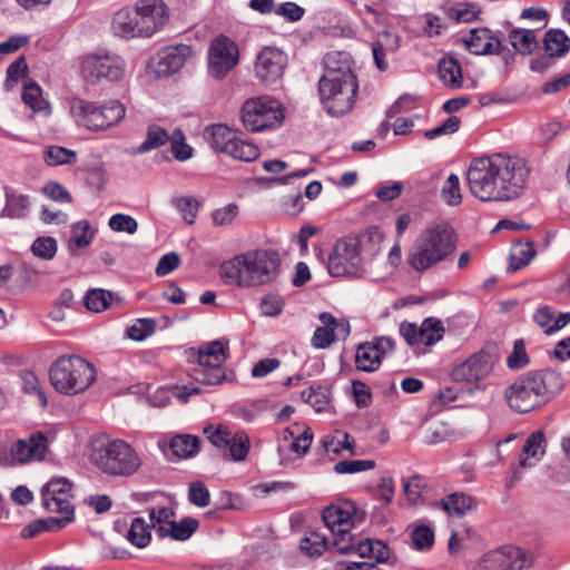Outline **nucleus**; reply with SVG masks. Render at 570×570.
<instances>
[{
	"label": "nucleus",
	"instance_id": "1",
	"mask_svg": "<svg viewBox=\"0 0 570 570\" xmlns=\"http://www.w3.org/2000/svg\"><path fill=\"white\" fill-rule=\"evenodd\" d=\"M529 168L525 161L505 153L474 158L466 179L471 194L481 202H511L527 186Z\"/></svg>",
	"mask_w": 570,
	"mask_h": 570
},
{
	"label": "nucleus",
	"instance_id": "2",
	"mask_svg": "<svg viewBox=\"0 0 570 570\" xmlns=\"http://www.w3.org/2000/svg\"><path fill=\"white\" fill-rule=\"evenodd\" d=\"M324 65V75L318 80L321 104L330 116H345L353 109L358 90L351 57L346 52H331Z\"/></svg>",
	"mask_w": 570,
	"mask_h": 570
},
{
	"label": "nucleus",
	"instance_id": "3",
	"mask_svg": "<svg viewBox=\"0 0 570 570\" xmlns=\"http://www.w3.org/2000/svg\"><path fill=\"white\" fill-rule=\"evenodd\" d=\"M383 239L377 228H368L357 236L340 238L328 256L327 271L333 277H363L370 262L379 254Z\"/></svg>",
	"mask_w": 570,
	"mask_h": 570
},
{
	"label": "nucleus",
	"instance_id": "4",
	"mask_svg": "<svg viewBox=\"0 0 570 570\" xmlns=\"http://www.w3.org/2000/svg\"><path fill=\"white\" fill-rule=\"evenodd\" d=\"M562 387V379L554 371L529 372L505 389L504 397L512 410L528 413L547 404Z\"/></svg>",
	"mask_w": 570,
	"mask_h": 570
},
{
	"label": "nucleus",
	"instance_id": "5",
	"mask_svg": "<svg viewBox=\"0 0 570 570\" xmlns=\"http://www.w3.org/2000/svg\"><path fill=\"white\" fill-rule=\"evenodd\" d=\"M281 258L273 250H252L225 262L222 277L228 284L258 286L273 282L279 272Z\"/></svg>",
	"mask_w": 570,
	"mask_h": 570
},
{
	"label": "nucleus",
	"instance_id": "6",
	"mask_svg": "<svg viewBox=\"0 0 570 570\" xmlns=\"http://www.w3.org/2000/svg\"><path fill=\"white\" fill-rule=\"evenodd\" d=\"M456 248L453 228L441 223L425 228L412 244L407 263L416 272H424L448 259Z\"/></svg>",
	"mask_w": 570,
	"mask_h": 570
},
{
	"label": "nucleus",
	"instance_id": "7",
	"mask_svg": "<svg viewBox=\"0 0 570 570\" xmlns=\"http://www.w3.org/2000/svg\"><path fill=\"white\" fill-rule=\"evenodd\" d=\"M49 377L59 393L75 395L92 385L97 371L94 364L78 355H62L50 366Z\"/></svg>",
	"mask_w": 570,
	"mask_h": 570
},
{
	"label": "nucleus",
	"instance_id": "8",
	"mask_svg": "<svg viewBox=\"0 0 570 570\" xmlns=\"http://www.w3.org/2000/svg\"><path fill=\"white\" fill-rule=\"evenodd\" d=\"M90 458L101 472L111 476H131L142 464L137 451L118 439L95 446Z\"/></svg>",
	"mask_w": 570,
	"mask_h": 570
},
{
	"label": "nucleus",
	"instance_id": "9",
	"mask_svg": "<svg viewBox=\"0 0 570 570\" xmlns=\"http://www.w3.org/2000/svg\"><path fill=\"white\" fill-rule=\"evenodd\" d=\"M70 112L78 125L97 131L117 125L125 117L126 109L118 100L98 106L96 102L73 98Z\"/></svg>",
	"mask_w": 570,
	"mask_h": 570
},
{
	"label": "nucleus",
	"instance_id": "10",
	"mask_svg": "<svg viewBox=\"0 0 570 570\" xmlns=\"http://www.w3.org/2000/svg\"><path fill=\"white\" fill-rule=\"evenodd\" d=\"M228 342L215 340L199 346L197 366L191 370V379L204 385H217L227 380L223 364L228 360Z\"/></svg>",
	"mask_w": 570,
	"mask_h": 570
},
{
	"label": "nucleus",
	"instance_id": "11",
	"mask_svg": "<svg viewBox=\"0 0 570 570\" xmlns=\"http://www.w3.org/2000/svg\"><path fill=\"white\" fill-rule=\"evenodd\" d=\"M283 119L281 104L268 96L248 99L242 108L243 125L253 132L278 126Z\"/></svg>",
	"mask_w": 570,
	"mask_h": 570
},
{
	"label": "nucleus",
	"instance_id": "12",
	"mask_svg": "<svg viewBox=\"0 0 570 570\" xmlns=\"http://www.w3.org/2000/svg\"><path fill=\"white\" fill-rule=\"evenodd\" d=\"M48 436L38 431L28 439H20L11 446L0 448V465L12 466L24 464L31 461H40L48 451Z\"/></svg>",
	"mask_w": 570,
	"mask_h": 570
},
{
	"label": "nucleus",
	"instance_id": "13",
	"mask_svg": "<svg viewBox=\"0 0 570 570\" xmlns=\"http://www.w3.org/2000/svg\"><path fill=\"white\" fill-rule=\"evenodd\" d=\"M204 432L214 446L225 450L226 459L242 462L247 458L250 450V440L245 431L233 430L219 424L216 428L208 426Z\"/></svg>",
	"mask_w": 570,
	"mask_h": 570
},
{
	"label": "nucleus",
	"instance_id": "14",
	"mask_svg": "<svg viewBox=\"0 0 570 570\" xmlns=\"http://www.w3.org/2000/svg\"><path fill=\"white\" fill-rule=\"evenodd\" d=\"M238 61V47L230 38L220 35L212 40L207 52V70L212 78L223 80Z\"/></svg>",
	"mask_w": 570,
	"mask_h": 570
},
{
	"label": "nucleus",
	"instance_id": "15",
	"mask_svg": "<svg viewBox=\"0 0 570 570\" xmlns=\"http://www.w3.org/2000/svg\"><path fill=\"white\" fill-rule=\"evenodd\" d=\"M83 78L91 83L105 78L116 81L125 73V61L117 55H89L82 62Z\"/></svg>",
	"mask_w": 570,
	"mask_h": 570
},
{
	"label": "nucleus",
	"instance_id": "16",
	"mask_svg": "<svg viewBox=\"0 0 570 570\" xmlns=\"http://www.w3.org/2000/svg\"><path fill=\"white\" fill-rule=\"evenodd\" d=\"M137 19L141 38H150L169 21V8L164 0H137Z\"/></svg>",
	"mask_w": 570,
	"mask_h": 570
},
{
	"label": "nucleus",
	"instance_id": "17",
	"mask_svg": "<svg viewBox=\"0 0 570 570\" xmlns=\"http://www.w3.org/2000/svg\"><path fill=\"white\" fill-rule=\"evenodd\" d=\"M72 484L63 476L50 479L41 490L42 505L52 513L75 514V507L71 503Z\"/></svg>",
	"mask_w": 570,
	"mask_h": 570
},
{
	"label": "nucleus",
	"instance_id": "18",
	"mask_svg": "<svg viewBox=\"0 0 570 570\" xmlns=\"http://www.w3.org/2000/svg\"><path fill=\"white\" fill-rule=\"evenodd\" d=\"M531 557L520 548L508 546L487 553L479 570H523L531 566Z\"/></svg>",
	"mask_w": 570,
	"mask_h": 570
},
{
	"label": "nucleus",
	"instance_id": "19",
	"mask_svg": "<svg viewBox=\"0 0 570 570\" xmlns=\"http://www.w3.org/2000/svg\"><path fill=\"white\" fill-rule=\"evenodd\" d=\"M286 65L285 52L275 47H265L256 57L254 71L262 82L272 85L283 76Z\"/></svg>",
	"mask_w": 570,
	"mask_h": 570
},
{
	"label": "nucleus",
	"instance_id": "20",
	"mask_svg": "<svg viewBox=\"0 0 570 570\" xmlns=\"http://www.w3.org/2000/svg\"><path fill=\"white\" fill-rule=\"evenodd\" d=\"M492 355L489 352L481 350L461 364L456 365L451 372V377L455 382H479L488 377L492 372Z\"/></svg>",
	"mask_w": 570,
	"mask_h": 570
},
{
	"label": "nucleus",
	"instance_id": "21",
	"mask_svg": "<svg viewBox=\"0 0 570 570\" xmlns=\"http://www.w3.org/2000/svg\"><path fill=\"white\" fill-rule=\"evenodd\" d=\"M463 42L473 55H499L502 48L501 41L488 28L472 29Z\"/></svg>",
	"mask_w": 570,
	"mask_h": 570
},
{
	"label": "nucleus",
	"instance_id": "22",
	"mask_svg": "<svg viewBox=\"0 0 570 570\" xmlns=\"http://www.w3.org/2000/svg\"><path fill=\"white\" fill-rule=\"evenodd\" d=\"M191 48L187 45L171 46L158 53L156 72L160 76H169L183 68L191 57Z\"/></svg>",
	"mask_w": 570,
	"mask_h": 570
},
{
	"label": "nucleus",
	"instance_id": "23",
	"mask_svg": "<svg viewBox=\"0 0 570 570\" xmlns=\"http://www.w3.org/2000/svg\"><path fill=\"white\" fill-rule=\"evenodd\" d=\"M136 3L116 11L111 20L112 33L122 39L141 38L138 23Z\"/></svg>",
	"mask_w": 570,
	"mask_h": 570
},
{
	"label": "nucleus",
	"instance_id": "24",
	"mask_svg": "<svg viewBox=\"0 0 570 570\" xmlns=\"http://www.w3.org/2000/svg\"><path fill=\"white\" fill-rule=\"evenodd\" d=\"M546 452V438L543 432L531 433L523 445L519 458L520 468H531L541 460Z\"/></svg>",
	"mask_w": 570,
	"mask_h": 570
},
{
	"label": "nucleus",
	"instance_id": "25",
	"mask_svg": "<svg viewBox=\"0 0 570 570\" xmlns=\"http://www.w3.org/2000/svg\"><path fill=\"white\" fill-rule=\"evenodd\" d=\"M355 508L351 503L344 505L327 507L322 514V519L330 531L351 527V521Z\"/></svg>",
	"mask_w": 570,
	"mask_h": 570
},
{
	"label": "nucleus",
	"instance_id": "26",
	"mask_svg": "<svg viewBox=\"0 0 570 570\" xmlns=\"http://www.w3.org/2000/svg\"><path fill=\"white\" fill-rule=\"evenodd\" d=\"M205 139L217 151L225 153L229 150V145L235 140V134L225 125L216 124L205 130Z\"/></svg>",
	"mask_w": 570,
	"mask_h": 570
},
{
	"label": "nucleus",
	"instance_id": "27",
	"mask_svg": "<svg viewBox=\"0 0 570 570\" xmlns=\"http://www.w3.org/2000/svg\"><path fill=\"white\" fill-rule=\"evenodd\" d=\"M199 522L194 518H183L178 522H173L171 525L158 529V537H170L175 540L184 541L189 539L193 533L198 529Z\"/></svg>",
	"mask_w": 570,
	"mask_h": 570
},
{
	"label": "nucleus",
	"instance_id": "28",
	"mask_svg": "<svg viewBox=\"0 0 570 570\" xmlns=\"http://www.w3.org/2000/svg\"><path fill=\"white\" fill-rule=\"evenodd\" d=\"M511 46L522 55H531L538 48L534 30L513 28L509 32Z\"/></svg>",
	"mask_w": 570,
	"mask_h": 570
},
{
	"label": "nucleus",
	"instance_id": "29",
	"mask_svg": "<svg viewBox=\"0 0 570 570\" xmlns=\"http://www.w3.org/2000/svg\"><path fill=\"white\" fill-rule=\"evenodd\" d=\"M440 505L450 517H462L473 507V499L464 493L454 492L443 498Z\"/></svg>",
	"mask_w": 570,
	"mask_h": 570
},
{
	"label": "nucleus",
	"instance_id": "30",
	"mask_svg": "<svg viewBox=\"0 0 570 570\" xmlns=\"http://www.w3.org/2000/svg\"><path fill=\"white\" fill-rule=\"evenodd\" d=\"M444 334L442 323L433 317L425 318L420 328H417V336L415 345L431 346L439 342Z\"/></svg>",
	"mask_w": 570,
	"mask_h": 570
},
{
	"label": "nucleus",
	"instance_id": "31",
	"mask_svg": "<svg viewBox=\"0 0 570 570\" xmlns=\"http://www.w3.org/2000/svg\"><path fill=\"white\" fill-rule=\"evenodd\" d=\"M544 50L550 57H563L570 49V38L560 29H550L544 35Z\"/></svg>",
	"mask_w": 570,
	"mask_h": 570
},
{
	"label": "nucleus",
	"instance_id": "32",
	"mask_svg": "<svg viewBox=\"0 0 570 570\" xmlns=\"http://www.w3.org/2000/svg\"><path fill=\"white\" fill-rule=\"evenodd\" d=\"M356 553L362 558L384 562L389 559L390 549L381 540L364 539L357 542Z\"/></svg>",
	"mask_w": 570,
	"mask_h": 570
},
{
	"label": "nucleus",
	"instance_id": "33",
	"mask_svg": "<svg viewBox=\"0 0 570 570\" xmlns=\"http://www.w3.org/2000/svg\"><path fill=\"white\" fill-rule=\"evenodd\" d=\"M439 76L444 85L451 88L462 86V70L459 61L452 57L439 61Z\"/></svg>",
	"mask_w": 570,
	"mask_h": 570
},
{
	"label": "nucleus",
	"instance_id": "34",
	"mask_svg": "<svg viewBox=\"0 0 570 570\" xmlns=\"http://www.w3.org/2000/svg\"><path fill=\"white\" fill-rule=\"evenodd\" d=\"M382 363V358L375 352L368 342L357 346L355 355L356 368L363 372H375Z\"/></svg>",
	"mask_w": 570,
	"mask_h": 570
},
{
	"label": "nucleus",
	"instance_id": "35",
	"mask_svg": "<svg viewBox=\"0 0 570 570\" xmlns=\"http://www.w3.org/2000/svg\"><path fill=\"white\" fill-rule=\"evenodd\" d=\"M199 440L193 435H177L170 440L169 448L179 459L193 456L198 452Z\"/></svg>",
	"mask_w": 570,
	"mask_h": 570
},
{
	"label": "nucleus",
	"instance_id": "36",
	"mask_svg": "<svg viewBox=\"0 0 570 570\" xmlns=\"http://www.w3.org/2000/svg\"><path fill=\"white\" fill-rule=\"evenodd\" d=\"M22 100L35 112L46 111L49 115V104L42 97V90L38 83L29 82L24 85Z\"/></svg>",
	"mask_w": 570,
	"mask_h": 570
},
{
	"label": "nucleus",
	"instance_id": "37",
	"mask_svg": "<svg viewBox=\"0 0 570 570\" xmlns=\"http://www.w3.org/2000/svg\"><path fill=\"white\" fill-rule=\"evenodd\" d=\"M327 548L325 535L317 531L307 532L299 542L301 551L307 557H320Z\"/></svg>",
	"mask_w": 570,
	"mask_h": 570
},
{
	"label": "nucleus",
	"instance_id": "38",
	"mask_svg": "<svg viewBox=\"0 0 570 570\" xmlns=\"http://www.w3.org/2000/svg\"><path fill=\"white\" fill-rule=\"evenodd\" d=\"M535 250L532 242L517 243L510 254V268L515 272L527 266L534 257Z\"/></svg>",
	"mask_w": 570,
	"mask_h": 570
},
{
	"label": "nucleus",
	"instance_id": "39",
	"mask_svg": "<svg viewBox=\"0 0 570 570\" xmlns=\"http://www.w3.org/2000/svg\"><path fill=\"white\" fill-rule=\"evenodd\" d=\"M43 160L49 166L73 165L77 161V154L71 149L55 145L45 150Z\"/></svg>",
	"mask_w": 570,
	"mask_h": 570
},
{
	"label": "nucleus",
	"instance_id": "40",
	"mask_svg": "<svg viewBox=\"0 0 570 570\" xmlns=\"http://www.w3.org/2000/svg\"><path fill=\"white\" fill-rule=\"evenodd\" d=\"M127 539L137 548H145L149 544L151 533L149 525L142 518H135L132 520Z\"/></svg>",
	"mask_w": 570,
	"mask_h": 570
},
{
	"label": "nucleus",
	"instance_id": "41",
	"mask_svg": "<svg viewBox=\"0 0 570 570\" xmlns=\"http://www.w3.org/2000/svg\"><path fill=\"white\" fill-rule=\"evenodd\" d=\"M168 140H170V137L164 128H161L157 125L149 126L148 130H147L146 139L137 148V153L145 154L150 150L157 149V148L166 145V142Z\"/></svg>",
	"mask_w": 570,
	"mask_h": 570
},
{
	"label": "nucleus",
	"instance_id": "42",
	"mask_svg": "<svg viewBox=\"0 0 570 570\" xmlns=\"http://www.w3.org/2000/svg\"><path fill=\"white\" fill-rule=\"evenodd\" d=\"M318 320L326 327H331L334 341H345L351 333V325L345 318H336L331 313L323 312Z\"/></svg>",
	"mask_w": 570,
	"mask_h": 570
},
{
	"label": "nucleus",
	"instance_id": "43",
	"mask_svg": "<svg viewBox=\"0 0 570 570\" xmlns=\"http://www.w3.org/2000/svg\"><path fill=\"white\" fill-rule=\"evenodd\" d=\"M227 155L243 161H253L259 157V148L252 142L235 138L229 145Z\"/></svg>",
	"mask_w": 570,
	"mask_h": 570
},
{
	"label": "nucleus",
	"instance_id": "44",
	"mask_svg": "<svg viewBox=\"0 0 570 570\" xmlns=\"http://www.w3.org/2000/svg\"><path fill=\"white\" fill-rule=\"evenodd\" d=\"M351 527L340 528L332 530L333 534V546L335 549L343 554L356 552V546L360 540H357L350 532Z\"/></svg>",
	"mask_w": 570,
	"mask_h": 570
},
{
	"label": "nucleus",
	"instance_id": "45",
	"mask_svg": "<svg viewBox=\"0 0 570 570\" xmlns=\"http://www.w3.org/2000/svg\"><path fill=\"white\" fill-rule=\"evenodd\" d=\"M403 489L409 502L413 505H417L424 502V490L426 489L422 478L417 474L410 479H403Z\"/></svg>",
	"mask_w": 570,
	"mask_h": 570
},
{
	"label": "nucleus",
	"instance_id": "46",
	"mask_svg": "<svg viewBox=\"0 0 570 570\" xmlns=\"http://www.w3.org/2000/svg\"><path fill=\"white\" fill-rule=\"evenodd\" d=\"M302 399L317 412H322L328 405L330 391L323 386H311L308 390L302 392Z\"/></svg>",
	"mask_w": 570,
	"mask_h": 570
},
{
	"label": "nucleus",
	"instance_id": "47",
	"mask_svg": "<svg viewBox=\"0 0 570 570\" xmlns=\"http://www.w3.org/2000/svg\"><path fill=\"white\" fill-rule=\"evenodd\" d=\"M29 210L28 197L23 195H8L7 204L2 212V216L10 218H23Z\"/></svg>",
	"mask_w": 570,
	"mask_h": 570
},
{
	"label": "nucleus",
	"instance_id": "48",
	"mask_svg": "<svg viewBox=\"0 0 570 570\" xmlns=\"http://www.w3.org/2000/svg\"><path fill=\"white\" fill-rule=\"evenodd\" d=\"M95 237V229L88 220H80L71 225V240L79 247H87Z\"/></svg>",
	"mask_w": 570,
	"mask_h": 570
},
{
	"label": "nucleus",
	"instance_id": "49",
	"mask_svg": "<svg viewBox=\"0 0 570 570\" xmlns=\"http://www.w3.org/2000/svg\"><path fill=\"white\" fill-rule=\"evenodd\" d=\"M411 540L416 550H429L434 544V531L430 525H415L411 532Z\"/></svg>",
	"mask_w": 570,
	"mask_h": 570
},
{
	"label": "nucleus",
	"instance_id": "50",
	"mask_svg": "<svg viewBox=\"0 0 570 570\" xmlns=\"http://www.w3.org/2000/svg\"><path fill=\"white\" fill-rule=\"evenodd\" d=\"M111 293L101 288H92L85 296V305L91 312H102L109 306Z\"/></svg>",
	"mask_w": 570,
	"mask_h": 570
},
{
	"label": "nucleus",
	"instance_id": "51",
	"mask_svg": "<svg viewBox=\"0 0 570 570\" xmlns=\"http://www.w3.org/2000/svg\"><path fill=\"white\" fill-rule=\"evenodd\" d=\"M443 200L450 206H456L462 202L460 179L458 175L450 174L441 189Z\"/></svg>",
	"mask_w": 570,
	"mask_h": 570
},
{
	"label": "nucleus",
	"instance_id": "52",
	"mask_svg": "<svg viewBox=\"0 0 570 570\" xmlns=\"http://www.w3.org/2000/svg\"><path fill=\"white\" fill-rule=\"evenodd\" d=\"M322 445L327 453L338 454L343 449H352L353 442L350 441L347 433L336 431L333 435L324 436Z\"/></svg>",
	"mask_w": 570,
	"mask_h": 570
},
{
	"label": "nucleus",
	"instance_id": "53",
	"mask_svg": "<svg viewBox=\"0 0 570 570\" xmlns=\"http://www.w3.org/2000/svg\"><path fill=\"white\" fill-rule=\"evenodd\" d=\"M57 248V240L50 236L38 237L31 246L35 256L47 261L55 257Z\"/></svg>",
	"mask_w": 570,
	"mask_h": 570
},
{
	"label": "nucleus",
	"instance_id": "54",
	"mask_svg": "<svg viewBox=\"0 0 570 570\" xmlns=\"http://www.w3.org/2000/svg\"><path fill=\"white\" fill-rule=\"evenodd\" d=\"M530 362L523 340H517L513 350L507 357V366L510 370H520L525 367Z\"/></svg>",
	"mask_w": 570,
	"mask_h": 570
},
{
	"label": "nucleus",
	"instance_id": "55",
	"mask_svg": "<svg viewBox=\"0 0 570 570\" xmlns=\"http://www.w3.org/2000/svg\"><path fill=\"white\" fill-rule=\"evenodd\" d=\"M375 466V462L372 460H343L334 465V471L337 474H353L366 470H371Z\"/></svg>",
	"mask_w": 570,
	"mask_h": 570
},
{
	"label": "nucleus",
	"instance_id": "56",
	"mask_svg": "<svg viewBox=\"0 0 570 570\" xmlns=\"http://www.w3.org/2000/svg\"><path fill=\"white\" fill-rule=\"evenodd\" d=\"M108 226L118 233L135 234L138 229L137 220L125 214H115L109 218Z\"/></svg>",
	"mask_w": 570,
	"mask_h": 570
},
{
	"label": "nucleus",
	"instance_id": "57",
	"mask_svg": "<svg viewBox=\"0 0 570 570\" xmlns=\"http://www.w3.org/2000/svg\"><path fill=\"white\" fill-rule=\"evenodd\" d=\"M22 390L27 394H33L38 397L39 404L46 406L48 401L45 392L41 390L38 377L32 372L21 374Z\"/></svg>",
	"mask_w": 570,
	"mask_h": 570
},
{
	"label": "nucleus",
	"instance_id": "58",
	"mask_svg": "<svg viewBox=\"0 0 570 570\" xmlns=\"http://www.w3.org/2000/svg\"><path fill=\"white\" fill-rule=\"evenodd\" d=\"M156 328V322L151 318H139L128 330V336L134 341H144L151 334Z\"/></svg>",
	"mask_w": 570,
	"mask_h": 570
},
{
	"label": "nucleus",
	"instance_id": "59",
	"mask_svg": "<svg viewBox=\"0 0 570 570\" xmlns=\"http://www.w3.org/2000/svg\"><path fill=\"white\" fill-rule=\"evenodd\" d=\"M188 499L193 504L205 508L210 503V493L203 482L196 481L189 484Z\"/></svg>",
	"mask_w": 570,
	"mask_h": 570
},
{
	"label": "nucleus",
	"instance_id": "60",
	"mask_svg": "<svg viewBox=\"0 0 570 570\" xmlns=\"http://www.w3.org/2000/svg\"><path fill=\"white\" fill-rule=\"evenodd\" d=\"M176 209L188 224H193L198 212V202L193 197H179L174 199Z\"/></svg>",
	"mask_w": 570,
	"mask_h": 570
},
{
	"label": "nucleus",
	"instance_id": "61",
	"mask_svg": "<svg viewBox=\"0 0 570 570\" xmlns=\"http://www.w3.org/2000/svg\"><path fill=\"white\" fill-rule=\"evenodd\" d=\"M149 517L153 522V527L158 534V529L160 527L166 528V525H171L175 518V512L170 508H153L149 510Z\"/></svg>",
	"mask_w": 570,
	"mask_h": 570
},
{
	"label": "nucleus",
	"instance_id": "62",
	"mask_svg": "<svg viewBox=\"0 0 570 570\" xmlns=\"http://www.w3.org/2000/svg\"><path fill=\"white\" fill-rule=\"evenodd\" d=\"M534 322L538 326L548 335L554 333L553 322H554V313L548 307H540L533 315Z\"/></svg>",
	"mask_w": 570,
	"mask_h": 570
},
{
	"label": "nucleus",
	"instance_id": "63",
	"mask_svg": "<svg viewBox=\"0 0 570 570\" xmlns=\"http://www.w3.org/2000/svg\"><path fill=\"white\" fill-rule=\"evenodd\" d=\"M183 140L184 136L180 130L175 131L173 137H170L171 153L178 160H187L191 157V148Z\"/></svg>",
	"mask_w": 570,
	"mask_h": 570
},
{
	"label": "nucleus",
	"instance_id": "64",
	"mask_svg": "<svg viewBox=\"0 0 570 570\" xmlns=\"http://www.w3.org/2000/svg\"><path fill=\"white\" fill-rule=\"evenodd\" d=\"M42 193L59 203H70L72 199L70 193L61 184L56 181L46 184L42 187Z\"/></svg>",
	"mask_w": 570,
	"mask_h": 570
}]
</instances>
